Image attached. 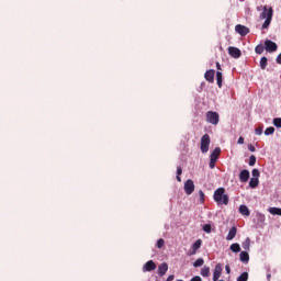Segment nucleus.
I'll list each match as a JSON object with an SVG mask.
<instances>
[{
	"mask_svg": "<svg viewBox=\"0 0 281 281\" xmlns=\"http://www.w3.org/2000/svg\"><path fill=\"white\" fill-rule=\"evenodd\" d=\"M262 12L259 15V19L265 20L263 24H262V30H267V27H269V25H271V21L273 19V8L271 7H267L263 5L262 7Z\"/></svg>",
	"mask_w": 281,
	"mask_h": 281,
	"instance_id": "nucleus-1",
	"label": "nucleus"
},
{
	"mask_svg": "<svg viewBox=\"0 0 281 281\" xmlns=\"http://www.w3.org/2000/svg\"><path fill=\"white\" fill-rule=\"evenodd\" d=\"M214 201L217 203V205H227L229 203V196L225 194L224 188H218L214 192Z\"/></svg>",
	"mask_w": 281,
	"mask_h": 281,
	"instance_id": "nucleus-2",
	"label": "nucleus"
},
{
	"mask_svg": "<svg viewBox=\"0 0 281 281\" xmlns=\"http://www.w3.org/2000/svg\"><path fill=\"white\" fill-rule=\"evenodd\" d=\"M210 135L204 134L201 138V153L205 154L210 150Z\"/></svg>",
	"mask_w": 281,
	"mask_h": 281,
	"instance_id": "nucleus-3",
	"label": "nucleus"
},
{
	"mask_svg": "<svg viewBox=\"0 0 281 281\" xmlns=\"http://www.w3.org/2000/svg\"><path fill=\"white\" fill-rule=\"evenodd\" d=\"M206 121L210 123V124H218V113L216 112H207L206 113Z\"/></svg>",
	"mask_w": 281,
	"mask_h": 281,
	"instance_id": "nucleus-4",
	"label": "nucleus"
},
{
	"mask_svg": "<svg viewBox=\"0 0 281 281\" xmlns=\"http://www.w3.org/2000/svg\"><path fill=\"white\" fill-rule=\"evenodd\" d=\"M184 192L190 196L192 192H194V181L192 179H189L184 182Z\"/></svg>",
	"mask_w": 281,
	"mask_h": 281,
	"instance_id": "nucleus-5",
	"label": "nucleus"
},
{
	"mask_svg": "<svg viewBox=\"0 0 281 281\" xmlns=\"http://www.w3.org/2000/svg\"><path fill=\"white\" fill-rule=\"evenodd\" d=\"M265 49L267 52H277L278 50V44H276V42H272L271 40H267L265 42Z\"/></svg>",
	"mask_w": 281,
	"mask_h": 281,
	"instance_id": "nucleus-6",
	"label": "nucleus"
},
{
	"mask_svg": "<svg viewBox=\"0 0 281 281\" xmlns=\"http://www.w3.org/2000/svg\"><path fill=\"white\" fill-rule=\"evenodd\" d=\"M155 269H157V263H155L153 260H149L143 266V273L155 271Z\"/></svg>",
	"mask_w": 281,
	"mask_h": 281,
	"instance_id": "nucleus-7",
	"label": "nucleus"
},
{
	"mask_svg": "<svg viewBox=\"0 0 281 281\" xmlns=\"http://www.w3.org/2000/svg\"><path fill=\"white\" fill-rule=\"evenodd\" d=\"M228 54L229 56H232V58H240V56L243 55V53L234 46L228 47Z\"/></svg>",
	"mask_w": 281,
	"mask_h": 281,
	"instance_id": "nucleus-8",
	"label": "nucleus"
},
{
	"mask_svg": "<svg viewBox=\"0 0 281 281\" xmlns=\"http://www.w3.org/2000/svg\"><path fill=\"white\" fill-rule=\"evenodd\" d=\"M235 31L237 32V34H239L240 36H247V33L249 32V27L245 26V25H236L235 26Z\"/></svg>",
	"mask_w": 281,
	"mask_h": 281,
	"instance_id": "nucleus-9",
	"label": "nucleus"
},
{
	"mask_svg": "<svg viewBox=\"0 0 281 281\" xmlns=\"http://www.w3.org/2000/svg\"><path fill=\"white\" fill-rule=\"evenodd\" d=\"M223 273V266H221V263H217L215 266L214 272H213V281L218 280V278H221Z\"/></svg>",
	"mask_w": 281,
	"mask_h": 281,
	"instance_id": "nucleus-10",
	"label": "nucleus"
},
{
	"mask_svg": "<svg viewBox=\"0 0 281 281\" xmlns=\"http://www.w3.org/2000/svg\"><path fill=\"white\" fill-rule=\"evenodd\" d=\"M239 181H241V183H247V181H249V170L244 169L240 171Z\"/></svg>",
	"mask_w": 281,
	"mask_h": 281,
	"instance_id": "nucleus-11",
	"label": "nucleus"
},
{
	"mask_svg": "<svg viewBox=\"0 0 281 281\" xmlns=\"http://www.w3.org/2000/svg\"><path fill=\"white\" fill-rule=\"evenodd\" d=\"M202 240L198 239L193 245H192V250L189 252V256H194L199 249H201Z\"/></svg>",
	"mask_w": 281,
	"mask_h": 281,
	"instance_id": "nucleus-12",
	"label": "nucleus"
},
{
	"mask_svg": "<svg viewBox=\"0 0 281 281\" xmlns=\"http://www.w3.org/2000/svg\"><path fill=\"white\" fill-rule=\"evenodd\" d=\"M167 272H168V263L166 262L160 263L158 267V276L160 277L166 276Z\"/></svg>",
	"mask_w": 281,
	"mask_h": 281,
	"instance_id": "nucleus-13",
	"label": "nucleus"
},
{
	"mask_svg": "<svg viewBox=\"0 0 281 281\" xmlns=\"http://www.w3.org/2000/svg\"><path fill=\"white\" fill-rule=\"evenodd\" d=\"M214 74H216L214 70H207L204 75L205 80L207 82H214Z\"/></svg>",
	"mask_w": 281,
	"mask_h": 281,
	"instance_id": "nucleus-14",
	"label": "nucleus"
},
{
	"mask_svg": "<svg viewBox=\"0 0 281 281\" xmlns=\"http://www.w3.org/2000/svg\"><path fill=\"white\" fill-rule=\"evenodd\" d=\"M236 227H232L226 236V240H234V238H236Z\"/></svg>",
	"mask_w": 281,
	"mask_h": 281,
	"instance_id": "nucleus-15",
	"label": "nucleus"
},
{
	"mask_svg": "<svg viewBox=\"0 0 281 281\" xmlns=\"http://www.w3.org/2000/svg\"><path fill=\"white\" fill-rule=\"evenodd\" d=\"M239 260L244 263L249 262V254L247 251H241L239 254Z\"/></svg>",
	"mask_w": 281,
	"mask_h": 281,
	"instance_id": "nucleus-16",
	"label": "nucleus"
},
{
	"mask_svg": "<svg viewBox=\"0 0 281 281\" xmlns=\"http://www.w3.org/2000/svg\"><path fill=\"white\" fill-rule=\"evenodd\" d=\"M243 249H245L246 251H249V247H251V239H249V237H247L243 244H241Z\"/></svg>",
	"mask_w": 281,
	"mask_h": 281,
	"instance_id": "nucleus-17",
	"label": "nucleus"
},
{
	"mask_svg": "<svg viewBox=\"0 0 281 281\" xmlns=\"http://www.w3.org/2000/svg\"><path fill=\"white\" fill-rule=\"evenodd\" d=\"M229 249L231 251H233V254H238L240 252V244L238 243L232 244Z\"/></svg>",
	"mask_w": 281,
	"mask_h": 281,
	"instance_id": "nucleus-18",
	"label": "nucleus"
},
{
	"mask_svg": "<svg viewBox=\"0 0 281 281\" xmlns=\"http://www.w3.org/2000/svg\"><path fill=\"white\" fill-rule=\"evenodd\" d=\"M239 212L243 214V216H249V207L247 205H240L239 206Z\"/></svg>",
	"mask_w": 281,
	"mask_h": 281,
	"instance_id": "nucleus-19",
	"label": "nucleus"
},
{
	"mask_svg": "<svg viewBox=\"0 0 281 281\" xmlns=\"http://www.w3.org/2000/svg\"><path fill=\"white\" fill-rule=\"evenodd\" d=\"M216 80H217V86L221 89V87H223V72L221 71L216 72Z\"/></svg>",
	"mask_w": 281,
	"mask_h": 281,
	"instance_id": "nucleus-20",
	"label": "nucleus"
},
{
	"mask_svg": "<svg viewBox=\"0 0 281 281\" xmlns=\"http://www.w3.org/2000/svg\"><path fill=\"white\" fill-rule=\"evenodd\" d=\"M218 155H221V149L220 147H216L211 154V159L216 161L218 159Z\"/></svg>",
	"mask_w": 281,
	"mask_h": 281,
	"instance_id": "nucleus-21",
	"label": "nucleus"
},
{
	"mask_svg": "<svg viewBox=\"0 0 281 281\" xmlns=\"http://www.w3.org/2000/svg\"><path fill=\"white\" fill-rule=\"evenodd\" d=\"M273 216H281V209L279 207H270L268 210Z\"/></svg>",
	"mask_w": 281,
	"mask_h": 281,
	"instance_id": "nucleus-22",
	"label": "nucleus"
},
{
	"mask_svg": "<svg viewBox=\"0 0 281 281\" xmlns=\"http://www.w3.org/2000/svg\"><path fill=\"white\" fill-rule=\"evenodd\" d=\"M201 276H203V278H209L210 277V267H203L201 269Z\"/></svg>",
	"mask_w": 281,
	"mask_h": 281,
	"instance_id": "nucleus-23",
	"label": "nucleus"
},
{
	"mask_svg": "<svg viewBox=\"0 0 281 281\" xmlns=\"http://www.w3.org/2000/svg\"><path fill=\"white\" fill-rule=\"evenodd\" d=\"M260 183V181L258 180V178H251L249 181V186L251 188H258V184Z\"/></svg>",
	"mask_w": 281,
	"mask_h": 281,
	"instance_id": "nucleus-24",
	"label": "nucleus"
},
{
	"mask_svg": "<svg viewBox=\"0 0 281 281\" xmlns=\"http://www.w3.org/2000/svg\"><path fill=\"white\" fill-rule=\"evenodd\" d=\"M249 280V273L243 272L238 278L237 281H247Z\"/></svg>",
	"mask_w": 281,
	"mask_h": 281,
	"instance_id": "nucleus-25",
	"label": "nucleus"
},
{
	"mask_svg": "<svg viewBox=\"0 0 281 281\" xmlns=\"http://www.w3.org/2000/svg\"><path fill=\"white\" fill-rule=\"evenodd\" d=\"M268 59L267 57H262L260 59V69H267Z\"/></svg>",
	"mask_w": 281,
	"mask_h": 281,
	"instance_id": "nucleus-26",
	"label": "nucleus"
},
{
	"mask_svg": "<svg viewBox=\"0 0 281 281\" xmlns=\"http://www.w3.org/2000/svg\"><path fill=\"white\" fill-rule=\"evenodd\" d=\"M273 125H274L277 128H281V117H276V119H273Z\"/></svg>",
	"mask_w": 281,
	"mask_h": 281,
	"instance_id": "nucleus-27",
	"label": "nucleus"
},
{
	"mask_svg": "<svg viewBox=\"0 0 281 281\" xmlns=\"http://www.w3.org/2000/svg\"><path fill=\"white\" fill-rule=\"evenodd\" d=\"M251 176H252V179H259L260 171L258 169H252Z\"/></svg>",
	"mask_w": 281,
	"mask_h": 281,
	"instance_id": "nucleus-28",
	"label": "nucleus"
},
{
	"mask_svg": "<svg viewBox=\"0 0 281 281\" xmlns=\"http://www.w3.org/2000/svg\"><path fill=\"white\" fill-rule=\"evenodd\" d=\"M204 262L205 261L200 258V259L194 261L193 267H203Z\"/></svg>",
	"mask_w": 281,
	"mask_h": 281,
	"instance_id": "nucleus-29",
	"label": "nucleus"
},
{
	"mask_svg": "<svg viewBox=\"0 0 281 281\" xmlns=\"http://www.w3.org/2000/svg\"><path fill=\"white\" fill-rule=\"evenodd\" d=\"M273 133H276V128L274 127H268L265 131V135H273Z\"/></svg>",
	"mask_w": 281,
	"mask_h": 281,
	"instance_id": "nucleus-30",
	"label": "nucleus"
},
{
	"mask_svg": "<svg viewBox=\"0 0 281 281\" xmlns=\"http://www.w3.org/2000/svg\"><path fill=\"white\" fill-rule=\"evenodd\" d=\"M255 52L256 54H262V52H265V46L262 45L256 46Z\"/></svg>",
	"mask_w": 281,
	"mask_h": 281,
	"instance_id": "nucleus-31",
	"label": "nucleus"
},
{
	"mask_svg": "<svg viewBox=\"0 0 281 281\" xmlns=\"http://www.w3.org/2000/svg\"><path fill=\"white\" fill-rule=\"evenodd\" d=\"M203 231L206 232V234H210L212 232V225L210 224H205L203 226Z\"/></svg>",
	"mask_w": 281,
	"mask_h": 281,
	"instance_id": "nucleus-32",
	"label": "nucleus"
},
{
	"mask_svg": "<svg viewBox=\"0 0 281 281\" xmlns=\"http://www.w3.org/2000/svg\"><path fill=\"white\" fill-rule=\"evenodd\" d=\"M165 245H166V241L162 238L158 239L157 241L158 249H161V247H164Z\"/></svg>",
	"mask_w": 281,
	"mask_h": 281,
	"instance_id": "nucleus-33",
	"label": "nucleus"
},
{
	"mask_svg": "<svg viewBox=\"0 0 281 281\" xmlns=\"http://www.w3.org/2000/svg\"><path fill=\"white\" fill-rule=\"evenodd\" d=\"M249 166H256V156L251 155L249 157Z\"/></svg>",
	"mask_w": 281,
	"mask_h": 281,
	"instance_id": "nucleus-34",
	"label": "nucleus"
},
{
	"mask_svg": "<svg viewBox=\"0 0 281 281\" xmlns=\"http://www.w3.org/2000/svg\"><path fill=\"white\" fill-rule=\"evenodd\" d=\"M183 172V170L181 169V167H178L177 169V181H181V173Z\"/></svg>",
	"mask_w": 281,
	"mask_h": 281,
	"instance_id": "nucleus-35",
	"label": "nucleus"
},
{
	"mask_svg": "<svg viewBox=\"0 0 281 281\" xmlns=\"http://www.w3.org/2000/svg\"><path fill=\"white\" fill-rule=\"evenodd\" d=\"M199 195H200V203H204L205 202V193H203V191H199Z\"/></svg>",
	"mask_w": 281,
	"mask_h": 281,
	"instance_id": "nucleus-36",
	"label": "nucleus"
},
{
	"mask_svg": "<svg viewBox=\"0 0 281 281\" xmlns=\"http://www.w3.org/2000/svg\"><path fill=\"white\" fill-rule=\"evenodd\" d=\"M209 166H210L211 169H214L215 166H216V160H213V159L211 158Z\"/></svg>",
	"mask_w": 281,
	"mask_h": 281,
	"instance_id": "nucleus-37",
	"label": "nucleus"
},
{
	"mask_svg": "<svg viewBox=\"0 0 281 281\" xmlns=\"http://www.w3.org/2000/svg\"><path fill=\"white\" fill-rule=\"evenodd\" d=\"M255 133H256L257 135H262V127H257V128L255 130Z\"/></svg>",
	"mask_w": 281,
	"mask_h": 281,
	"instance_id": "nucleus-38",
	"label": "nucleus"
},
{
	"mask_svg": "<svg viewBox=\"0 0 281 281\" xmlns=\"http://www.w3.org/2000/svg\"><path fill=\"white\" fill-rule=\"evenodd\" d=\"M237 144H239V145L245 144V138H244L243 136H240V137L238 138V140H237Z\"/></svg>",
	"mask_w": 281,
	"mask_h": 281,
	"instance_id": "nucleus-39",
	"label": "nucleus"
},
{
	"mask_svg": "<svg viewBox=\"0 0 281 281\" xmlns=\"http://www.w3.org/2000/svg\"><path fill=\"white\" fill-rule=\"evenodd\" d=\"M248 150H250V153H256V147L254 145H248Z\"/></svg>",
	"mask_w": 281,
	"mask_h": 281,
	"instance_id": "nucleus-40",
	"label": "nucleus"
},
{
	"mask_svg": "<svg viewBox=\"0 0 281 281\" xmlns=\"http://www.w3.org/2000/svg\"><path fill=\"white\" fill-rule=\"evenodd\" d=\"M191 281H203V280L201 279V277H193V278L191 279Z\"/></svg>",
	"mask_w": 281,
	"mask_h": 281,
	"instance_id": "nucleus-41",
	"label": "nucleus"
},
{
	"mask_svg": "<svg viewBox=\"0 0 281 281\" xmlns=\"http://www.w3.org/2000/svg\"><path fill=\"white\" fill-rule=\"evenodd\" d=\"M225 271H226V273H231V272H232V269L229 268V265H227V266L225 267Z\"/></svg>",
	"mask_w": 281,
	"mask_h": 281,
	"instance_id": "nucleus-42",
	"label": "nucleus"
},
{
	"mask_svg": "<svg viewBox=\"0 0 281 281\" xmlns=\"http://www.w3.org/2000/svg\"><path fill=\"white\" fill-rule=\"evenodd\" d=\"M172 280H175V276H169L168 278H167V280L166 281H172Z\"/></svg>",
	"mask_w": 281,
	"mask_h": 281,
	"instance_id": "nucleus-43",
	"label": "nucleus"
},
{
	"mask_svg": "<svg viewBox=\"0 0 281 281\" xmlns=\"http://www.w3.org/2000/svg\"><path fill=\"white\" fill-rule=\"evenodd\" d=\"M216 68L218 69V71H221V64L216 63Z\"/></svg>",
	"mask_w": 281,
	"mask_h": 281,
	"instance_id": "nucleus-44",
	"label": "nucleus"
},
{
	"mask_svg": "<svg viewBox=\"0 0 281 281\" xmlns=\"http://www.w3.org/2000/svg\"><path fill=\"white\" fill-rule=\"evenodd\" d=\"M267 278H268V280H269V278H271V274H268Z\"/></svg>",
	"mask_w": 281,
	"mask_h": 281,
	"instance_id": "nucleus-45",
	"label": "nucleus"
}]
</instances>
